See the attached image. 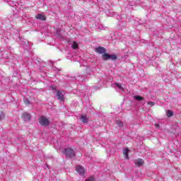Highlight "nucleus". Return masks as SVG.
<instances>
[{
    "instance_id": "f257e3e1",
    "label": "nucleus",
    "mask_w": 181,
    "mask_h": 181,
    "mask_svg": "<svg viewBox=\"0 0 181 181\" xmlns=\"http://www.w3.org/2000/svg\"><path fill=\"white\" fill-rule=\"evenodd\" d=\"M63 153L66 156V158H74L76 157V153L74 150L71 148H66L64 150Z\"/></svg>"
},
{
    "instance_id": "f03ea898",
    "label": "nucleus",
    "mask_w": 181,
    "mask_h": 181,
    "mask_svg": "<svg viewBox=\"0 0 181 181\" xmlns=\"http://www.w3.org/2000/svg\"><path fill=\"white\" fill-rule=\"evenodd\" d=\"M39 123L42 127H49L50 125V121L45 116H41L39 119Z\"/></svg>"
},
{
    "instance_id": "7ed1b4c3",
    "label": "nucleus",
    "mask_w": 181,
    "mask_h": 181,
    "mask_svg": "<svg viewBox=\"0 0 181 181\" xmlns=\"http://www.w3.org/2000/svg\"><path fill=\"white\" fill-rule=\"evenodd\" d=\"M102 59L105 62H107V60H110V59L111 60H117V56L115 54L110 55L105 52L104 54H102Z\"/></svg>"
},
{
    "instance_id": "20e7f679",
    "label": "nucleus",
    "mask_w": 181,
    "mask_h": 181,
    "mask_svg": "<svg viewBox=\"0 0 181 181\" xmlns=\"http://www.w3.org/2000/svg\"><path fill=\"white\" fill-rule=\"evenodd\" d=\"M95 52L98 53V54H104L105 53H107V49H105L104 47L100 46L95 49Z\"/></svg>"
},
{
    "instance_id": "39448f33",
    "label": "nucleus",
    "mask_w": 181,
    "mask_h": 181,
    "mask_svg": "<svg viewBox=\"0 0 181 181\" xmlns=\"http://www.w3.org/2000/svg\"><path fill=\"white\" fill-rule=\"evenodd\" d=\"M76 170L78 172V173L83 176L84 173H86V170H84V168L81 167V165L76 166Z\"/></svg>"
},
{
    "instance_id": "423d86ee",
    "label": "nucleus",
    "mask_w": 181,
    "mask_h": 181,
    "mask_svg": "<svg viewBox=\"0 0 181 181\" xmlns=\"http://www.w3.org/2000/svg\"><path fill=\"white\" fill-rule=\"evenodd\" d=\"M22 118L23 121H25V122H28V121H30L31 116L29 113L25 112L23 113Z\"/></svg>"
},
{
    "instance_id": "0eeeda50",
    "label": "nucleus",
    "mask_w": 181,
    "mask_h": 181,
    "mask_svg": "<svg viewBox=\"0 0 181 181\" xmlns=\"http://www.w3.org/2000/svg\"><path fill=\"white\" fill-rule=\"evenodd\" d=\"M57 97L59 101H64V95L63 94V93H62V91L57 90Z\"/></svg>"
},
{
    "instance_id": "6e6552de",
    "label": "nucleus",
    "mask_w": 181,
    "mask_h": 181,
    "mask_svg": "<svg viewBox=\"0 0 181 181\" xmlns=\"http://www.w3.org/2000/svg\"><path fill=\"white\" fill-rule=\"evenodd\" d=\"M134 163L136 165V166H142L144 163H145V161H144V159L142 158H139L135 160Z\"/></svg>"
},
{
    "instance_id": "1a4fd4ad",
    "label": "nucleus",
    "mask_w": 181,
    "mask_h": 181,
    "mask_svg": "<svg viewBox=\"0 0 181 181\" xmlns=\"http://www.w3.org/2000/svg\"><path fill=\"white\" fill-rule=\"evenodd\" d=\"M80 119L83 124H87V122H88V118L86 115H82Z\"/></svg>"
},
{
    "instance_id": "9d476101",
    "label": "nucleus",
    "mask_w": 181,
    "mask_h": 181,
    "mask_svg": "<svg viewBox=\"0 0 181 181\" xmlns=\"http://www.w3.org/2000/svg\"><path fill=\"white\" fill-rule=\"evenodd\" d=\"M35 18L36 19H40V21H45L46 19V16L43 14H37Z\"/></svg>"
},
{
    "instance_id": "9b49d317",
    "label": "nucleus",
    "mask_w": 181,
    "mask_h": 181,
    "mask_svg": "<svg viewBox=\"0 0 181 181\" xmlns=\"http://www.w3.org/2000/svg\"><path fill=\"white\" fill-rule=\"evenodd\" d=\"M134 98L136 101H144V100H145V98L144 97L140 96V95H134Z\"/></svg>"
},
{
    "instance_id": "f8f14e48",
    "label": "nucleus",
    "mask_w": 181,
    "mask_h": 181,
    "mask_svg": "<svg viewBox=\"0 0 181 181\" xmlns=\"http://www.w3.org/2000/svg\"><path fill=\"white\" fill-rule=\"evenodd\" d=\"M128 152H129V149L128 148H125L123 151V153L126 159H129Z\"/></svg>"
},
{
    "instance_id": "ddd939ff",
    "label": "nucleus",
    "mask_w": 181,
    "mask_h": 181,
    "mask_svg": "<svg viewBox=\"0 0 181 181\" xmlns=\"http://www.w3.org/2000/svg\"><path fill=\"white\" fill-rule=\"evenodd\" d=\"M116 124H117L119 128H122L124 127V123L121 120H117Z\"/></svg>"
},
{
    "instance_id": "4468645a",
    "label": "nucleus",
    "mask_w": 181,
    "mask_h": 181,
    "mask_svg": "<svg viewBox=\"0 0 181 181\" xmlns=\"http://www.w3.org/2000/svg\"><path fill=\"white\" fill-rule=\"evenodd\" d=\"M167 117L170 118V117H173V112L172 110L167 111Z\"/></svg>"
},
{
    "instance_id": "2eb2a0df",
    "label": "nucleus",
    "mask_w": 181,
    "mask_h": 181,
    "mask_svg": "<svg viewBox=\"0 0 181 181\" xmlns=\"http://www.w3.org/2000/svg\"><path fill=\"white\" fill-rule=\"evenodd\" d=\"M72 49H78V44H77L76 42H74L71 45Z\"/></svg>"
},
{
    "instance_id": "dca6fc26",
    "label": "nucleus",
    "mask_w": 181,
    "mask_h": 181,
    "mask_svg": "<svg viewBox=\"0 0 181 181\" xmlns=\"http://www.w3.org/2000/svg\"><path fill=\"white\" fill-rule=\"evenodd\" d=\"M115 86H116V87H118V88L119 90H124V88L122 87V86H121L119 83H115Z\"/></svg>"
},
{
    "instance_id": "f3484780",
    "label": "nucleus",
    "mask_w": 181,
    "mask_h": 181,
    "mask_svg": "<svg viewBox=\"0 0 181 181\" xmlns=\"http://www.w3.org/2000/svg\"><path fill=\"white\" fill-rule=\"evenodd\" d=\"M4 118H5V114H4V112H1L0 121H2V119H4Z\"/></svg>"
},
{
    "instance_id": "a211bd4d",
    "label": "nucleus",
    "mask_w": 181,
    "mask_h": 181,
    "mask_svg": "<svg viewBox=\"0 0 181 181\" xmlns=\"http://www.w3.org/2000/svg\"><path fill=\"white\" fill-rule=\"evenodd\" d=\"M24 103L25 104H26V105H29V104H30V100H29L28 99H25Z\"/></svg>"
},
{
    "instance_id": "6ab92c4d",
    "label": "nucleus",
    "mask_w": 181,
    "mask_h": 181,
    "mask_svg": "<svg viewBox=\"0 0 181 181\" xmlns=\"http://www.w3.org/2000/svg\"><path fill=\"white\" fill-rule=\"evenodd\" d=\"M148 105H151V107H153V105H155V102H148Z\"/></svg>"
},
{
    "instance_id": "aec40b11",
    "label": "nucleus",
    "mask_w": 181,
    "mask_h": 181,
    "mask_svg": "<svg viewBox=\"0 0 181 181\" xmlns=\"http://www.w3.org/2000/svg\"><path fill=\"white\" fill-rule=\"evenodd\" d=\"M156 128H160V125L159 124H155Z\"/></svg>"
},
{
    "instance_id": "412c9836",
    "label": "nucleus",
    "mask_w": 181,
    "mask_h": 181,
    "mask_svg": "<svg viewBox=\"0 0 181 181\" xmlns=\"http://www.w3.org/2000/svg\"><path fill=\"white\" fill-rule=\"evenodd\" d=\"M51 88H52V90H56V87H54V86H51Z\"/></svg>"
}]
</instances>
